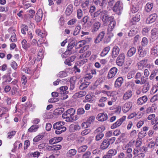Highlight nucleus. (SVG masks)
<instances>
[{"instance_id":"obj_30","label":"nucleus","mask_w":158,"mask_h":158,"mask_svg":"<svg viewBox=\"0 0 158 158\" xmlns=\"http://www.w3.org/2000/svg\"><path fill=\"white\" fill-rule=\"evenodd\" d=\"M39 125H32L28 130V132H34L36 131L39 128Z\"/></svg>"},{"instance_id":"obj_42","label":"nucleus","mask_w":158,"mask_h":158,"mask_svg":"<svg viewBox=\"0 0 158 158\" xmlns=\"http://www.w3.org/2000/svg\"><path fill=\"white\" fill-rule=\"evenodd\" d=\"M77 153V151L75 149H71L69 150L67 153V156L71 157L75 155Z\"/></svg>"},{"instance_id":"obj_35","label":"nucleus","mask_w":158,"mask_h":158,"mask_svg":"<svg viewBox=\"0 0 158 158\" xmlns=\"http://www.w3.org/2000/svg\"><path fill=\"white\" fill-rule=\"evenodd\" d=\"M42 13L40 12H37L35 15V20L37 22H40L42 19Z\"/></svg>"},{"instance_id":"obj_23","label":"nucleus","mask_w":158,"mask_h":158,"mask_svg":"<svg viewBox=\"0 0 158 158\" xmlns=\"http://www.w3.org/2000/svg\"><path fill=\"white\" fill-rule=\"evenodd\" d=\"M142 47H139L138 49L139 55V59H140V58L146 56L147 53V50L144 49L143 50L142 49Z\"/></svg>"},{"instance_id":"obj_8","label":"nucleus","mask_w":158,"mask_h":158,"mask_svg":"<svg viewBox=\"0 0 158 158\" xmlns=\"http://www.w3.org/2000/svg\"><path fill=\"white\" fill-rule=\"evenodd\" d=\"M157 18L156 14L154 13L149 15L147 18L146 22L148 24H150L154 22Z\"/></svg>"},{"instance_id":"obj_11","label":"nucleus","mask_w":158,"mask_h":158,"mask_svg":"<svg viewBox=\"0 0 158 158\" xmlns=\"http://www.w3.org/2000/svg\"><path fill=\"white\" fill-rule=\"evenodd\" d=\"M123 9V3L120 1H118L115 3L113 7V10L114 12L121 11Z\"/></svg>"},{"instance_id":"obj_38","label":"nucleus","mask_w":158,"mask_h":158,"mask_svg":"<svg viewBox=\"0 0 158 158\" xmlns=\"http://www.w3.org/2000/svg\"><path fill=\"white\" fill-rule=\"evenodd\" d=\"M151 53L154 55H156L158 54V42L156 43V44L152 49Z\"/></svg>"},{"instance_id":"obj_40","label":"nucleus","mask_w":158,"mask_h":158,"mask_svg":"<svg viewBox=\"0 0 158 158\" xmlns=\"http://www.w3.org/2000/svg\"><path fill=\"white\" fill-rule=\"evenodd\" d=\"M153 7V3H148L145 6V9L146 12H150Z\"/></svg>"},{"instance_id":"obj_12","label":"nucleus","mask_w":158,"mask_h":158,"mask_svg":"<svg viewBox=\"0 0 158 158\" xmlns=\"http://www.w3.org/2000/svg\"><path fill=\"white\" fill-rule=\"evenodd\" d=\"M148 59H145L140 61L137 64V67L139 70H142L145 67L147 63Z\"/></svg>"},{"instance_id":"obj_32","label":"nucleus","mask_w":158,"mask_h":158,"mask_svg":"<svg viewBox=\"0 0 158 158\" xmlns=\"http://www.w3.org/2000/svg\"><path fill=\"white\" fill-rule=\"evenodd\" d=\"M143 85L142 91L143 93H146L147 92L149 89L150 88V85L149 82L146 83L145 84H143Z\"/></svg>"},{"instance_id":"obj_57","label":"nucleus","mask_w":158,"mask_h":158,"mask_svg":"<svg viewBox=\"0 0 158 158\" xmlns=\"http://www.w3.org/2000/svg\"><path fill=\"white\" fill-rule=\"evenodd\" d=\"M83 158H92L91 156V153L89 151H87L83 155Z\"/></svg>"},{"instance_id":"obj_36","label":"nucleus","mask_w":158,"mask_h":158,"mask_svg":"<svg viewBox=\"0 0 158 158\" xmlns=\"http://www.w3.org/2000/svg\"><path fill=\"white\" fill-rule=\"evenodd\" d=\"M68 89V87L67 86H62L59 89V92L61 94H66L68 93V92L66 91Z\"/></svg>"},{"instance_id":"obj_61","label":"nucleus","mask_w":158,"mask_h":158,"mask_svg":"<svg viewBox=\"0 0 158 158\" xmlns=\"http://www.w3.org/2000/svg\"><path fill=\"white\" fill-rule=\"evenodd\" d=\"M135 74V72L134 71H131L128 73L127 75V78L128 79H131L133 78Z\"/></svg>"},{"instance_id":"obj_20","label":"nucleus","mask_w":158,"mask_h":158,"mask_svg":"<svg viewBox=\"0 0 158 158\" xmlns=\"http://www.w3.org/2000/svg\"><path fill=\"white\" fill-rule=\"evenodd\" d=\"M155 114H152L149 115L147 117V119L148 120H151V123L152 125L154 124L157 121V119L155 118Z\"/></svg>"},{"instance_id":"obj_26","label":"nucleus","mask_w":158,"mask_h":158,"mask_svg":"<svg viewBox=\"0 0 158 158\" xmlns=\"http://www.w3.org/2000/svg\"><path fill=\"white\" fill-rule=\"evenodd\" d=\"M156 109V105L155 103H153L152 105L151 106L147 108L146 110V112L147 113H152L155 111Z\"/></svg>"},{"instance_id":"obj_63","label":"nucleus","mask_w":158,"mask_h":158,"mask_svg":"<svg viewBox=\"0 0 158 158\" xmlns=\"http://www.w3.org/2000/svg\"><path fill=\"white\" fill-rule=\"evenodd\" d=\"M105 130V128L103 126H102L98 127L96 130L95 131L97 132H99L100 133H102V132L103 131Z\"/></svg>"},{"instance_id":"obj_47","label":"nucleus","mask_w":158,"mask_h":158,"mask_svg":"<svg viewBox=\"0 0 158 158\" xmlns=\"http://www.w3.org/2000/svg\"><path fill=\"white\" fill-rule=\"evenodd\" d=\"M140 19V15L137 14L133 16L131 20L132 22H136L139 21ZM133 23L134 22H133Z\"/></svg>"},{"instance_id":"obj_6","label":"nucleus","mask_w":158,"mask_h":158,"mask_svg":"<svg viewBox=\"0 0 158 158\" xmlns=\"http://www.w3.org/2000/svg\"><path fill=\"white\" fill-rule=\"evenodd\" d=\"M125 55L124 53H122L117 57L116 60V64L119 66L123 65L125 61Z\"/></svg>"},{"instance_id":"obj_39","label":"nucleus","mask_w":158,"mask_h":158,"mask_svg":"<svg viewBox=\"0 0 158 158\" xmlns=\"http://www.w3.org/2000/svg\"><path fill=\"white\" fill-rule=\"evenodd\" d=\"M110 47L108 46L104 48L100 54L101 56H106L110 51Z\"/></svg>"},{"instance_id":"obj_27","label":"nucleus","mask_w":158,"mask_h":158,"mask_svg":"<svg viewBox=\"0 0 158 158\" xmlns=\"http://www.w3.org/2000/svg\"><path fill=\"white\" fill-rule=\"evenodd\" d=\"M136 49L134 47L130 48L128 51L127 56V57H131L134 55L136 52Z\"/></svg>"},{"instance_id":"obj_24","label":"nucleus","mask_w":158,"mask_h":158,"mask_svg":"<svg viewBox=\"0 0 158 158\" xmlns=\"http://www.w3.org/2000/svg\"><path fill=\"white\" fill-rule=\"evenodd\" d=\"M76 58V57L74 56L69 57L65 60L64 63L69 66H71L72 65L71 63L74 61Z\"/></svg>"},{"instance_id":"obj_19","label":"nucleus","mask_w":158,"mask_h":158,"mask_svg":"<svg viewBox=\"0 0 158 158\" xmlns=\"http://www.w3.org/2000/svg\"><path fill=\"white\" fill-rule=\"evenodd\" d=\"M148 99L146 96H144L139 98L137 100V104L138 105H142L147 102Z\"/></svg>"},{"instance_id":"obj_60","label":"nucleus","mask_w":158,"mask_h":158,"mask_svg":"<svg viewBox=\"0 0 158 158\" xmlns=\"http://www.w3.org/2000/svg\"><path fill=\"white\" fill-rule=\"evenodd\" d=\"M85 112V110L83 108H79L77 111V114L81 115L83 114Z\"/></svg>"},{"instance_id":"obj_5","label":"nucleus","mask_w":158,"mask_h":158,"mask_svg":"<svg viewBox=\"0 0 158 158\" xmlns=\"http://www.w3.org/2000/svg\"><path fill=\"white\" fill-rule=\"evenodd\" d=\"M133 155L132 158H144L145 156L143 151L141 152L139 148H136L134 149Z\"/></svg>"},{"instance_id":"obj_7","label":"nucleus","mask_w":158,"mask_h":158,"mask_svg":"<svg viewBox=\"0 0 158 158\" xmlns=\"http://www.w3.org/2000/svg\"><path fill=\"white\" fill-rule=\"evenodd\" d=\"M118 69L115 67L111 68L109 71L107 77L108 79H110L114 77L117 73Z\"/></svg>"},{"instance_id":"obj_37","label":"nucleus","mask_w":158,"mask_h":158,"mask_svg":"<svg viewBox=\"0 0 158 158\" xmlns=\"http://www.w3.org/2000/svg\"><path fill=\"white\" fill-rule=\"evenodd\" d=\"M118 93L116 91H113L110 93V96L111 98V100L114 102H115L117 99V95Z\"/></svg>"},{"instance_id":"obj_1","label":"nucleus","mask_w":158,"mask_h":158,"mask_svg":"<svg viewBox=\"0 0 158 158\" xmlns=\"http://www.w3.org/2000/svg\"><path fill=\"white\" fill-rule=\"evenodd\" d=\"M116 139L115 137H113L110 139L106 138L103 140L100 145V148L102 150L107 149L110 144H112Z\"/></svg>"},{"instance_id":"obj_45","label":"nucleus","mask_w":158,"mask_h":158,"mask_svg":"<svg viewBox=\"0 0 158 158\" xmlns=\"http://www.w3.org/2000/svg\"><path fill=\"white\" fill-rule=\"evenodd\" d=\"M117 152V151L116 149L112 148L108 150L107 153L113 157L116 154Z\"/></svg>"},{"instance_id":"obj_52","label":"nucleus","mask_w":158,"mask_h":158,"mask_svg":"<svg viewBox=\"0 0 158 158\" xmlns=\"http://www.w3.org/2000/svg\"><path fill=\"white\" fill-rule=\"evenodd\" d=\"M158 72V70L157 69H156L153 70L152 72L151 75L149 77V79L150 80H152L153 79L154 77H155L156 73Z\"/></svg>"},{"instance_id":"obj_58","label":"nucleus","mask_w":158,"mask_h":158,"mask_svg":"<svg viewBox=\"0 0 158 158\" xmlns=\"http://www.w3.org/2000/svg\"><path fill=\"white\" fill-rule=\"evenodd\" d=\"M89 2H90L89 0H86L82 4V7L85 9L88 8L89 6Z\"/></svg>"},{"instance_id":"obj_56","label":"nucleus","mask_w":158,"mask_h":158,"mask_svg":"<svg viewBox=\"0 0 158 158\" xmlns=\"http://www.w3.org/2000/svg\"><path fill=\"white\" fill-rule=\"evenodd\" d=\"M148 78L143 76L141 77L140 79V81L141 82V85L145 84L146 83H147V82Z\"/></svg>"},{"instance_id":"obj_13","label":"nucleus","mask_w":158,"mask_h":158,"mask_svg":"<svg viewBox=\"0 0 158 158\" xmlns=\"http://www.w3.org/2000/svg\"><path fill=\"white\" fill-rule=\"evenodd\" d=\"M108 118L107 114L105 113L99 114L97 117V119L100 121L103 122L106 120Z\"/></svg>"},{"instance_id":"obj_2","label":"nucleus","mask_w":158,"mask_h":158,"mask_svg":"<svg viewBox=\"0 0 158 158\" xmlns=\"http://www.w3.org/2000/svg\"><path fill=\"white\" fill-rule=\"evenodd\" d=\"M64 123L63 122L60 121L54 124L53 128L55 129H56L55 131L56 134H60L66 131V127L63 126L64 125Z\"/></svg>"},{"instance_id":"obj_9","label":"nucleus","mask_w":158,"mask_h":158,"mask_svg":"<svg viewBox=\"0 0 158 158\" xmlns=\"http://www.w3.org/2000/svg\"><path fill=\"white\" fill-rule=\"evenodd\" d=\"M126 116H123L118 119L115 123H113L111 126L110 128L112 129L115 128L120 126L122 123L124 121L126 118Z\"/></svg>"},{"instance_id":"obj_41","label":"nucleus","mask_w":158,"mask_h":158,"mask_svg":"<svg viewBox=\"0 0 158 158\" xmlns=\"http://www.w3.org/2000/svg\"><path fill=\"white\" fill-rule=\"evenodd\" d=\"M81 29V26L79 25H78L75 27L73 32L74 35H77L79 33L80 30Z\"/></svg>"},{"instance_id":"obj_50","label":"nucleus","mask_w":158,"mask_h":158,"mask_svg":"<svg viewBox=\"0 0 158 158\" xmlns=\"http://www.w3.org/2000/svg\"><path fill=\"white\" fill-rule=\"evenodd\" d=\"M93 77V75L90 73L87 74L85 75V77H84V81L87 82L88 81L91 79Z\"/></svg>"},{"instance_id":"obj_43","label":"nucleus","mask_w":158,"mask_h":158,"mask_svg":"<svg viewBox=\"0 0 158 158\" xmlns=\"http://www.w3.org/2000/svg\"><path fill=\"white\" fill-rule=\"evenodd\" d=\"M22 44L23 48L25 49H27L30 46V44L27 43L26 40H23L22 42Z\"/></svg>"},{"instance_id":"obj_17","label":"nucleus","mask_w":158,"mask_h":158,"mask_svg":"<svg viewBox=\"0 0 158 158\" xmlns=\"http://www.w3.org/2000/svg\"><path fill=\"white\" fill-rule=\"evenodd\" d=\"M120 49L119 47L116 46L114 47L112 49L111 56L113 58H115L119 53Z\"/></svg>"},{"instance_id":"obj_59","label":"nucleus","mask_w":158,"mask_h":158,"mask_svg":"<svg viewBox=\"0 0 158 158\" xmlns=\"http://www.w3.org/2000/svg\"><path fill=\"white\" fill-rule=\"evenodd\" d=\"M10 40L12 42H15L17 41V39L16 37V35L14 32L12 33V35L11 36Z\"/></svg>"},{"instance_id":"obj_54","label":"nucleus","mask_w":158,"mask_h":158,"mask_svg":"<svg viewBox=\"0 0 158 158\" xmlns=\"http://www.w3.org/2000/svg\"><path fill=\"white\" fill-rule=\"evenodd\" d=\"M104 134L103 133H99L97 134L95 136V140L98 141L102 139L104 137Z\"/></svg>"},{"instance_id":"obj_18","label":"nucleus","mask_w":158,"mask_h":158,"mask_svg":"<svg viewBox=\"0 0 158 158\" xmlns=\"http://www.w3.org/2000/svg\"><path fill=\"white\" fill-rule=\"evenodd\" d=\"M105 34V33L104 31H102L100 32L98 35L97 37L96 38L95 40V43L97 44L102 41L104 38Z\"/></svg>"},{"instance_id":"obj_53","label":"nucleus","mask_w":158,"mask_h":158,"mask_svg":"<svg viewBox=\"0 0 158 158\" xmlns=\"http://www.w3.org/2000/svg\"><path fill=\"white\" fill-rule=\"evenodd\" d=\"M88 148L87 145H85L82 146L79 148L78 149V152L80 153L85 152Z\"/></svg>"},{"instance_id":"obj_44","label":"nucleus","mask_w":158,"mask_h":158,"mask_svg":"<svg viewBox=\"0 0 158 158\" xmlns=\"http://www.w3.org/2000/svg\"><path fill=\"white\" fill-rule=\"evenodd\" d=\"M64 109L63 108L61 107L58 108L55 110L54 113L56 115H59L61 114L64 111Z\"/></svg>"},{"instance_id":"obj_21","label":"nucleus","mask_w":158,"mask_h":158,"mask_svg":"<svg viewBox=\"0 0 158 158\" xmlns=\"http://www.w3.org/2000/svg\"><path fill=\"white\" fill-rule=\"evenodd\" d=\"M101 26V23L98 21L95 22L92 27L91 31L92 32L94 33L97 31Z\"/></svg>"},{"instance_id":"obj_34","label":"nucleus","mask_w":158,"mask_h":158,"mask_svg":"<svg viewBox=\"0 0 158 158\" xmlns=\"http://www.w3.org/2000/svg\"><path fill=\"white\" fill-rule=\"evenodd\" d=\"M61 148V145H55L49 146L48 149L49 150H58Z\"/></svg>"},{"instance_id":"obj_10","label":"nucleus","mask_w":158,"mask_h":158,"mask_svg":"<svg viewBox=\"0 0 158 158\" xmlns=\"http://www.w3.org/2000/svg\"><path fill=\"white\" fill-rule=\"evenodd\" d=\"M158 38V30L156 28L153 29L151 31V36L150 40L154 42Z\"/></svg>"},{"instance_id":"obj_48","label":"nucleus","mask_w":158,"mask_h":158,"mask_svg":"<svg viewBox=\"0 0 158 158\" xmlns=\"http://www.w3.org/2000/svg\"><path fill=\"white\" fill-rule=\"evenodd\" d=\"M85 100L83 101V102H92L93 100L92 99V97L91 95L90 94L87 95L85 97Z\"/></svg>"},{"instance_id":"obj_31","label":"nucleus","mask_w":158,"mask_h":158,"mask_svg":"<svg viewBox=\"0 0 158 158\" xmlns=\"http://www.w3.org/2000/svg\"><path fill=\"white\" fill-rule=\"evenodd\" d=\"M113 34L112 33L108 32L107 33V35L105 36V38L104 39V42L105 43H108L110 40V38L113 36Z\"/></svg>"},{"instance_id":"obj_22","label":"nucleus","mask_w":158,"mask_h":158,"mask_svg":"<svg viewBox=\"0 0 158 158\" xmlns=\"http://www.w3.org/2000/svg\"><path fill=\"white\" fill-rule=\"evenodd\" d=\"M116 22L114 19H113L110 21V23L108 26V28L107 30L108 32H110L112 31L116 26Z\"/></svg>"},{"instance_id":"obj_28","label":"nucleus","mask_w":158,"mask_h":158,"mask_svg":"<svg viewBox=\"0 0 158 158\" xmlns=\"http://www.w3.org/2000/svg\"><path fill=\"white\" fill-rule=\"evenodd\" d=\"M73 5L72 4L69 5L65 11L66 14L67 15H70L72 13L73 10Z\"/></svg>"},{"instance_id":"obj_16","label":"nucleus","mask_w":158,"mask_h":158,"mask_svg":"<svg viewBox=\"0 0 158 158\" xmlns=\"http://www.w3.org/2000/svg\"><path fill=\"white\" fill-rule=\"evenodd\" d=\"M123 80L122 77H118L114 83V87L116 88L120 87L123 83Z\"/></svg>"},{"instance_id":"obj_62","label":"nucleus","mask_w":158,"mask_h":158,"mask_svg":"<svg viewBox=\"0 0 158 158\" xmlns=\"http://www.w3.org/2000/svg\"><path fill=\"white\" fill-rule=\"evenodd\" d=\"M74 45L75 44L73 42H71L69 43L67 47V49H68L69 50L71 51V50L74 47Z\"/></svg>"},{"instance_id":"obj_4","label":"nucleus","mask_w":158,"mask_h":158,"mask_svg":"<svg viewBox=\"0 0 158 158\" xmlns=\"http://www.w3.org/2000/svg\"><path fill=\"white\" fill-rule=\"evenodd\" d=\"M101 18L104 24H106L114 19L112 16H109L108 15V11L106 10H104L102 13Z\"/></svg>"},{"instance_id":"obj_15","label":"nucleus","mask_w":158,"mask_h":158,"mask_svg":"<svg viewBox=\"0 0 158 158\" xmlns=\"http://www.w3.org/2000/svg\"><path fill=\"white\" fill-rule=\"evenodd\" d=\"M132 106L131 102H128L124 104L122 107V110L123 112L126 113L131 108Z\"/></svg>"},{"instance_id":"obj_55","label":"nucleus","mask_w":158,"mask_h":158,"mask_svg":"<svg viewBox=\"0 0 158 158\" xmlns=\"http://www.w3.org/2000/svg\"><path fill=\"white\" fill-rule=\"evenodd\" d=\"M44 137L43 135H39L35 137L33 139V141L35 142H37L42 139Z\"/></svg>"},{"instance_id":"obj_25","label":"nucleus","mask_w":158,"mask_h":158,"mask_svg":"<svg viewBox=\"0 0 158 158\" xmlns=\"http://www.w3.org/2000/svg\"><path fill=\"white\" fill-rule=\"evenodd\" d=\"M86 94V92L85 91H80L78 93H75L73 96L75 98H81L85 96Z\"/></svg>"},{"instance_id":"obj_29","label":"nucleus","mask_w":158,"mask_h":158,"mask_svg":"<svg viewBox=\"0 0 158 158\" xmlns=\"http://www.w3.org/2000/svg\"><path fill=\"white\" fill-rule=\"evenodd\" d=\"M138 32V29L135 28H133L128 33V35L131 37L135 35Z\"/></svg>"},{"instance_id":"obj_46","label":"nucleus","mask_w":158,"mask_h":158,"mask_svg":"<svg viewBox=\"0 0 158 158\" xmlns=\"http://www.w3.org/2000/svg\"><path fill=\"white\" fill-rule=\"evenodd\" d=\"M28 27L26 25H22L21 26V31L23 34L24 35L26 34V32L28 31Z\"/></svg>"},{"instance_id":"obj_49","label":"nucleus","mask_w":158,"mask_h":158,"mask_svg":"<svg viewBox=\"0 0 158 158\" xmlns=\"http://www.w3.org/2000/svg\"><path fill=\"white\" fill-rule=\"evenodd\" d=\"M94 119L95 117L94 116H90L87 119L86 122V123H87L88 125L89 126L92 123L94 122Z\"/></svg>"},{"instance_id":"obj_33","label":"nucleus","mask_w":158,"mask_h":158,"mask_svg":"<svg viewBox=\"0 0 158 158\" xmlns=\"http://www.w3.org/2000/svg\"><path fill=\"white\" fill-rule=\"evenodd\" d=\"M36 34L39 36L43 38L47 35L44 31H41L39 29H37L35 31Z\"/></svg>"},{"instance_id":"obj_51","label":"nucleus","mask_w":158,"mask_h":158,"mask_svg":"<svg viewBox=\"0 0 158 158\" xmlns=\"http://www.w3.org/2000/svg\"><path fill=\"white\" fill-rule=\"evenodd\" d=\"M83 16V13L82 10L79 9L77 10V17L79 19H81Z\"/></svg>"},{"instance_id":"obj_3","label":"nucleus","mask_w":158,"mask_h":158,"mask_svg":"<svg viewBox=\"0 0 158 158\" xmlns=\"http://www.w3.org/2000/svg\"><path fill=\"white\" fill-rule=\"evenodd\" d=\"M75 110L73 108H71L67 110L62 115V117L65 118L66 121L67 122H70L71 120H72V117L75 114Z\"/></svg>"},{"instance_id":"obj_14","label":"nucleus","mask_w":158,"mask_h":158,"mask_svg":"<svg viewBox=\"0 0 158 158\" xmlns=\"http://www.w3.org/2000/svg\"><path fill=\"white\" fill-rule=\"evenodd\" d=\"M132 94L133 93L132 90L129 89L124 94L123 97V99L125 101L128 100L131 97Z\"/></svg>"},{"instance_id":"obj_64","label":"nucleus","mask_w":158,"mask_h":158,"mask_svg":"<svg viewBox=\"0 0 158 158\" xmlns=\"http://www.w3.org/2000/svg\"><path fill=\"white\" fill-rule=\"evenodd\" d=\"M157 100H158V94L153 96L151 99L150 102H154Z\"/></svg>"}]
</instances>
